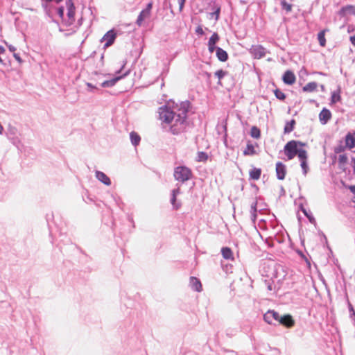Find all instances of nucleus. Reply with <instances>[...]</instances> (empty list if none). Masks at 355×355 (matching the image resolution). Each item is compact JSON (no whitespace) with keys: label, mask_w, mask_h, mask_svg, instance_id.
Returning <instances> with one entry per match:
<instances>
[{"label":"nucleus","mask_w":355,"mask_h":355,"mask_svg":"<svg viewBox=\"0 0 355 355\" xmlns=\"http://www.w3.org/2000/svg\"><path fill=\"white\" fill-rule=\"evenodd\" d=\"M348 158L345 154L340 155L338 157V163L340 164V167H342V165H345L347 162Z\"/></svg>","instance_id":"obj_36"},{"label":"nucleus","mask_w":355,"mask_h":355,"mask_svg":"<svg viewBox=\"0 0 355 355\" xmlns=\"http://www.w3.org/2000/svg\"><path fill=\"white\" fill-rule=\"evenodd\" d=\"M331 112L329 110L324 107L319 114V119L322 124H326L331 118Z\"/></svg>","instance_id":"obj_12"},{"label":"nucleus","mask_w":355,"mask_h":355,"mask_svg":"<svg viewBox=\"0 0 355 355\" xmlns=\"http://www.w3.org/2000/svg\"><path fill=\"white\" fill-rule=\"evenodd\" d=\"M129 73V71H126L123 75L122 76H116L111 80H104L101 83V86L102 87H113L119 80H121L122 78L126 76Z\"/></svg>","instance_id":"obj_10"},{"label":"nucleus","mask_w":355,"mask_h":355,"mask_svg":"<svg viewBox=\"0 0 355 355\" xmlns=\"http://www.w3.org/2000/svg\"><path fill=\"white\" fill-rule=\"evenodd\" d=\"M220 12V8L219 6H218L216 8L215 11L214 12H212L211 15L212 17H215L216 20H218L219 18Z\"/></svg>","instance_id":"obj_39"},{"label":"nucleus","mask_w":355,"mask_h":355,"mask_svg":"<svg viewBox=\"0 0 355 355\" xmlns=\"http://www.w3.org/2000/svg\"><path fill=\"white\" fill-rule=\"evenodd\" d=\"M150 16V13L148 12V11H146L144 10H142L138 17H137V19L136 21V24L139 26H141L143 24V21L146 19H148L149 18Z\"/></svg>","instance_id":"obj_19"},{"label":"nucleus","mask_w":355,"mask_h":355,"mask_svg":"<svg viewBox=\"0 0 355 355\" xmlns=\"http://www.w3.org/2000/svg\"><path fill=\"white\" fill-rule=\"evenodd\" d=\"M206 74H207V76L208 78H209V77H210V76H211V74H210V73H207Z\"/></svg>","instance_id":"obj_54"},{"label":"nucleus","mask_w":355,"mask_h":355,"mask_svg":"<svg viewBox=\"0 0 355 355\" xmlns=\"http://www.w3.org/2000/svg\"><path fill=\"white\" fill-rule=\"evenodd\" d=\"M90 89L96 88V87L93 86L92 84L90 83L89 85Z\"/></svg>","instance_id":"obj_53"},{"label":"nucleus","mask_w":355,"mask_h":355,"mask_svg":"<svg viewBox=\"0 0 355 355\" xmlns=\"http://www.w3.org/2000/svg\"><path fill=\"white\" fill-rule=\"evenodd\" d=\"M216 54L217 58L221 61V62H225L228 59V54L227 53L221 49L220 47H217L216 49Z\"/></svg>","instance_id":"obj_18"},{"label":"nucleus","mask_w":355,"mask_h":355,"mask_svg":"<svg viewBox=\"0 0 355 355\" xmlns=\"http://www.w3.org/2000/svg\"><path fill=\"white\" fill-rule=\"evenodd\" d=\"M180 193V187H178L177 189H174L171 191V203L173 207V209L177 210L178 209L180 206L181 203L176 202V196Z\"/></svg>","instance_id":"obj_14"},{"label":"nucleus","mask_w":355,"mask_h":355,"mask_svg":"<svg viewBox=\"0 0 355 355\" xmlns=\"http://www.w3.org/2000/svg\"><path fill=\"white\" fill-rule=\"evenodd\" d=\"M152 8H153V2H152V1H150V2H149V3L147 4V6H146V8H145V9H144V10H146V11H148V12H150V13Z\"/></svg>","instance_id":"obj_42"},{"label":"nucleus","mask_w":355,"mask_h":355,"mask_svg":"<svg viewBox=\"0 0 355 355\" xmlns=\"http://www.w3.org/2000/svg\"><path fill=\"white\" fill-rule=\"evenodd\" d=\"M343 10L349 14L355 15V6H352V5L347 6L344 7L343 8Z\"/></svg>","instance_id":"obj_37"},{"label":"nucleus","mask_w":355,"mask_h":355,"mask_svg":"<svg viewBox=\"0 0 355 355\" xmlns=\"http://www.w3.org/2000/svg\"><path fill=\"white\" fill-rule=\"evenodd\" d=\"M274 94L277 99L281 101H284L286 98V95L284 92H282L280 89H276L274 91Z\"/></svg>","instance_id":"obj_35"},{"label":"nucleus","mask_w":355,"mask_h":355,"mask_svg":"<svg viewBox=\"0 0 355 355\" xmlns=\"http://www.w3.org/2000/svg\"><path fill=\"white\" fill-rule=\"evenodd\" d=\"M300 209H301L302 211L304 213V214L308 218V219L310 221V223H315V220L314 217L312 216V214L311 213L309 214L307 212L306 209H304L302 205H300Z\"/></svg>","instance_id":"obj_32"},{"label":"nucleus","mask_w":355,"mask_h":355,"mask_svg":"<svg viewBox=\"0 0 355 355\" xmlns=\"http://www.w3.org/2000/svg\"><path fill=\"white\" fill-rule=\"evenodd\" d=\"M190 286L191 288L196 291H200L202 290V284L200 281L195 277H190Z\"/></svg>","instance_id":"obj_17"},{"label":"nucleus","mask_w":355,"mask_h":355,"mask_svg":"<svg viewBox=\"0 0 355 355\" xmlns=\"http://www.w3.org/2000/svg\"><path fill=\"white\" fill-rule=\"evenodd\" d=\"M295 124V121L292 119L291 121L287 122L284 127V133L288 134L291 132L294 129V125Z\"/></svg>","instance_id":"obj_27"},{"label":"nucleus","mask_w":355,"mask_h":355,"mask_svg":"<svg viewBox=\"0 0 355 355\" xmlns=\"http://www.w3.org/2000/svg\"><path fill=\"white\" fill-rule=\"evenodd\" d=\"M173 176L175 180L184 183L192 178V171L187 166H179L175 168Z\"/></svg>","instance_id":"obj_3"},{"label":"nucleus","mask_w":355,"mask_h":355,"mask_svg":"<svg viewBox=\"0 0 355 355\" xmlns=\"http://www.w3.org/2000/svg\"><path fill=\"white\" fill-rule=\"evenodd\" d=\"M58 14L60 18L63 19L64 17V8L63 7H60L58 10Z\"/></svg>","instance_id":"obj_41"},{"label":"nucleus","mask_w":355,"mask_h":355,"mask_svg":"<svg viewBox=\"0 0 355 355\" xmlns=\"http://www.w3.org/2000/svg\"><path fill=\"white\" fill-rule=\"evenodd\" d=\"M345 142L349 149L355 147V132H348L345 136Z\"/></svg>","instance_id":"obj_16"},{"label":"nucleus","mask_w":355,"mask_h":355,"mask_svg":"<svg viewBox=\"0 0 355 355\" xmlns=\"http://www.w3.org/2000/svg\"><path fill=\"white\" fill-rule=\"evenodd\" d=\"M96 178L98 179V180H99L106 186H110L111 184V180L110 178L103 172L96 171Z\"/></svg>","instance_id":"obj_15"},{"label":"nucleus","mask_w":355,"mask_h":355,"mask_svg":"<svg viewBox=\"0 0 355 355\" xmlns=\"http://www.w3.org/2000/svg\"><path fill=\"white\" fill-rule=\"evenodd\" d=\"M350 42H352V44L355 46V35H352L350 37Z\"/></svg>","instance_id":"obj_46"},{"label":"nucleus","mask_w":355,"mask_h":355,"mask_svg":"<svg viewBox=\"0 0 355 355\" xmlns=\"http://www.w3.org/2000/svg\"><path fill=\"white\" fill-rule=\"evenodd\" d=\"M8 47L11 52H12L13 53H15L17 49L14 46L10 44L8 45Z\"/></svg>","instance_id":"obj_45"},{"label":"nucleus","mask_w":355,"mask_h":355,"mask_svg":"<svg viewBox=\"0 0 355 355\" xmlns=\"http://www.w3.org/2000/svg\"><path fill=\"white\" fill-rule=\"evenodd\" d=\"M350 191L355 195V185L349 187Z\"/></svg>","instance_id":"obj_48"},{"label":"nucleus","mask_w":355,"mask_h":355,"mask_svg":"<svg viewBox=\"0 0 355 355\" xmlns=\"http://www.w3.org/2000/svg\"><path fill=\"white\" fill-rule=\"evenodd\" d=\"M116 37V34L114 30H110L107 31L104 36L103 37L101 41H105V47H108L111 46Z\"/></svg>","instance_id":"obj_8"},{"label":"nucleus","mask_w":355,"mask_h":355,"mask_svg":"<svg viewBox=\"0 0 355 355\" xmlns=\"http://www.w3.org/2000/svg\"><path fill=\"white\" fill-rule=\"evenodd\" d=\"M354 162V171H355V158H353Z\"/></svg>","instance_id":"obj_52"},{"label":"nucleus","mask_w":355,"mask_h":355,"mask_svg":"<svg viewBox=\"0 0 355 355\" xmlns=\"http://www.w3.org/2000/svg\"><path fill=\"white\" fill-rule=\"evenodd\" d=\"M283 82L288 85H291L295 83L296 80V77L294 73L291 70H287L285 71L282 76Z\"/></svg>","instance_id":"obj_11"},{"label":"nucleus","mask_w":355,"mask_h":355,"mask_svg":"<svg viewBox=\"0 0 355 355\" xmlns=\"http://www.w3.org/2000/svg\"><path fill=\"white\" fill-rule=\"evenodd\" d=\"M279 313L274 310H268L263 315V320L269 324H276L279 319Z\"/></svg>","instance_id":"obj_6"},{"label":"nucleus","mask_w":355,"mask_h":355,"mask_svg":"<svg viewBox=\"0 0 355 355\" xmlns=\"http://www.w3.org/2000/svg\"><path fill=\"white\" fill-rule=\"evenodd\" d=\"M208 159V155L205 152H198V162H205Z\"/></svg>","instance_id":"obj_34"},{"label":"nucleus","mask_w":355,"mask_h":355,"mask_svg":"<svg viewBox=\"0 0 355 355\" xmlns=\"http://www.w3.org/2000/svg\"><path fill=\"white\" fill-rule=\"evenodd\" d=\"M346 148H348L347 146H346V144L344 145L343 141H339V144L334 147V151L335 153L338 154L344 152Z\"/></svg>","instance_id":"obj_28"},{"label":"nucleus","mask_w":355,"mask_h":355,"mask_svg":"<svg viewBox=\"0 0 355 355\" xmlns=\"http://www.w3.org/2000/svg\"><path fill=\"white\" fill-rule=\"evenodd\" d=\"M67 7V19L64 20L66 25L70 26L75 20V6L71 0L66 2Z\"/></svg>","instance_id":"obj_5"},{"label":"nucleus","mask_w":355,"mask_h":355,"mask_svg":"<svg viewBox=\"0 0 355 355\" xmlns=\"http://www.w3.org/2000/svg\"><path fill=\"white\" fill-rule=\"evenodd\" d=\"M350 318H354L355 320V311H353L352 312H350Z\"/></svg>","instance_id":"obj_49"},{"label":"nucleus","mask_w":355,"mask_h":355,"mask_svg":"<svg viewBox=\"0 0 355 355\" xmlns=\"http://www.w3.org/2000/svg\"><path fill=\"white\" fill-rule=\"evenodd\" d=\"M3 130V126L0 124V134L2 132Z\"/></svg>","instance_id":"obj_51"},{"label":"nucleus","mask_w":355,"mask_h":355,"mask_svg":"<svg viewBox=\"0 0 355 355\" xmlns=\"http://www.w3.org/2000/svg\"><path fill=\"white\" fill-rule=\"evenodd\" d=\"M220 37L217 33H214L208 41V50L210 53H213L217 48L216 43L219 41Z\"/></svg>","instance_id":"obj_9"},{"label":"nucleus","mask_w":355,"mask_h":355,"mask_svg":"<svg viewBox=\"0 0 355 355\" xmlns=\"http://www.w3.org/2000/svg\"><path fill=\"white\" fill-rule=\"evenodd\" d=\"M282 7L284 10H286V12H291L292 10V5L287 3L286 1H283L281 3Z\"/></svg>","instance_id":"obj_38"},{"label":"nucleus","mask_w":355,"mask_h":355,"mask_svg":"<svg viewBox=\"0 0 355 355\" xmlns=\"http://www.w3.org/2000/svg\"><path fill=\"white\" fill-rule=\"evenodd\" d=\"M277 324H282L287 328H291L295 324V321L289 314L279 315Z\"/></svg>","instance_id":"obj_7"},{"label":"nucleus","mask_w":355,"mask_h":355,"mask_svg":"<svg viewBox=\"0 0 355 355\" xmlns=\"http://www.w3.org/2000/svg\"><path fill=\"white\" fill-rule=\"evenodd\" d=\"M250 136L255 139L259 138L261 136L260 130L257 127L253 126L250 130Z\"/></svg>","instance_id":"obj_31"},{"label":"nucleus","mask_w":355,"mask_h":355,"mask_svg":"<svg viewBox=\"0 0 355 355\" xmlns=\"http://www.w3.org/2000/svg\"><path fill=\"white\" fill-rule=\"evenodd\" d=\"M307 158H308V155H307V152H306L305 153L304 158L299 159L300 162H301V167L302 168L303 173H304V175H306V173H308V171H309V166H308V164H307Z\"/></svg>","instance_id":"obj_24"},{"label":"nucleus","mask_w":355,"mask_h":355,"mask_svg":"<svg viewBox=\"0 0 355 355\" xmlns=\"http://www.w3.org/2000/svg\"><path fill=\"white\" fill-rule=\"evenodd\" d=\"M250 53L255 59H261L266 56L267 50L262 45H252L249 49Z\"/></svg>","instance_id":"obj_4"},{"label":"nucleus","mask_w":355,"mask_h":355,"mask_svg":"<svg viewBox=\"0 0 355 355\" xmlns=\"http://www.w3.org/2000/svg\"><path fill=\"white\" fill-rule=\"evenodd\" d=\"M268 289L269 291H272V285H271V284H268Z\"/></svg>","instance_id":"obj_50"},{"label":"nucleus","mask_w":355,"mask_h":355,"mask_svg":"<svg viewBox=\"0 0 355 355\" xmlns=\"http://www.w3.org/2000/svg\"><path fill=\"white\" fill-rule=\"evenodd\" d=\"M318 84L315 82H310L303 87L302 90L304 92H312L316 90Z\"/></svg>","instance_id":"obj_22"},{"label":"nucleus","mask_w":355,"mask_h":355,"mask_svg":"<svg viewBox=\"0 0 355 355\" xmlns=\"http://www.w3.org/2000/svg\"><path fill=\"white\" fill-rule=\"evenodd\" d=\"M257 202H254L251 205L250 218H251V220H252V221L253 223H255V220L257 219Z\"/></svg>","instance_id":"obj_26"},{"label":"nucleus","mask_w":355,"mask_h":355,"mask_svg":"<svg viewBox=\"0 0 355 355\" xmlns=\"http://www.w3.org/2000/svg\"><path fill=\"white\" fill-rule=\"evenodd\" d=\"M257 154L254 146L250 142L248 143L246 148L243 151V155H254Z\"/></svg>","instance_id":"obj_25"},{"label":"nucleus","mask_w":355,"mask_h":355,"mask_svg":"<svg viewBox=\"0 0 355 355\" xmlns=\"http://www.w3.org/2000/svg\"><path fill=\"white\" fill-rule=\"evenodd\" d=\"M324 85H321V89H324Z\"/></svg>","instance_id":"obj_55"},{"label":"nucleus","mask_w":355,"mask_h":355,"mask_svg":"<svg viewBox=\"0 0 355 355\" xmlns=\"http://www.w3.org/2000/svg\"><path fill=\"white\" fill-rule=\"evenodd\" d=\"M130 141H131V144L134 146H138L139 144V143H140V141H141L140 136L137 132H135L134 131L130 132Z\"/></svg>","instance_id":"obj_21"},{"label":"nucleus","mask_w":355,"mask_h":355,"mask_svg":"<svg viewBox=\"0 0 355 355\" xmlns=\"http://www.w3.org/2000/svg\"><path fill=\"white\" fill-rule=\"evenodd\" d=\"M305 146V144L300 141L291 140L288 141L284 146V153L288 159L291 160L296 155L298 156L299 159L304 158L306 150L298 148V146Z\"/></svg>","instance_id":"obj_2"},{"label":"nucleus","mask_w":355,"mask_h":355,"mask_svg":"<svg viewBox=\"0 0 355 355\" xmlns=\"http://www.w3.org/2000/svg\"><path fill=\"white\" fill-rule=\"evenodd\" d=\"M13 56H14V58H15V60H16L19 63H21V62H22V60H21V57L19 56V55L18 53H13Z\"/></svg>","instance_id":"obj_44"},{"label":"nucleus","mask_w":355,"mask_h":355,"mask_svg":"<svg viewBox=\"0 0 355 355\" xmlns=\"http://www.w3.org/2000/svg\"><path fill=\"white\" fill-rule=\"evenodd\" d=\"M325 31H321L318 34V40L321 46H324L326 44V39L324 37Z\"/></svg>","instance_id":"obj_29"},{"label":"nucleus","mask_w":355,"mask_h":355,"mask_svg":"<svg viewBox=\"0 0 355 355\" xmlns=\"http://www.w3.org/2000/svg\"><path fill=\"white\" fill-rule=\"evenodd\" d=\"M339 93H340L339 92H332L331 97V103H330L331 105L335 104L336 103L339 102L340 101L341 97H340V95Z\"/></svg>","instance_id":"obj_30"},{"label":"nucleus","mask_w":355,"mask_h":355,"mask_svg":"<svg viewBox=\"0 0 355 355\" xmlns=\"http://www.w3.org/2000/svg\"><path fill=\"white\" fill-rule=\"evenodd\" d=\"M227 72L223 69L218 70L215 72V76L218 78V84H221V79L223 78L227 75Z\"/></svg>","instance_id":"obj_33"},{"label":"nucleus","mask_w":355,"mask_h":355,"mask_svg":"<svg viewBox=\"0 0 355 355\" xmlns=\"http://www.w3.org/2000/svg\"><path fill=\"white\" fill-rule=\"evenodd\" d=\"M348 307L349 312H352L353 311H354L352 304L349 302H348Z\"/></svg>","instance_id":"obj_47"},{"label":"nucleus","mask_w":355,"mask_h":355,"mask_svg":"<svg viewBox=\"0 0 355 355\" xmlns=\"http://www.w3.org/2000/svg\"><path fill=\"white\" fill-rule=\"evenodd\" d=\"M221 254L225 259L232 260L234 259L233 253L231 248L228 247H223L221 249Z\"/></svg>","instance_id":"obj_20"},{"label":"nucleus","mask_w":355,"mask_h":355,"mask_svg":"<svg viewBox=\"0 0 355 355\" xmlns=\"http://www.w3.org/2000/svg\"><path fill=\"white\" fill-rule=\"evenodd\" d=\"M185 1L186 0H178L180 11L182 10L184 6Z\"/></svg>","instance_id":"obj_43"},{"label":"nucleus","mask_w":355,"mask_h":355,"mask_svg":"<svg viewBox=\"0 0 355 355\" xmlns=\"http://www.w3.org/2000/svg\"><path fill=\"white\" fill-rule=\"evenodd\" d=\"M196 33L198 35H202L204 34V31L200 26H198L196 29Z\"/></svg>","instance_id":"obj_40"},{"label":"nucleus","mask_w":355,"mask_h":355,"mask_svg":"<svg viewBox=\"0 0 355 355\" xmlns=\"http://www.w3.org/2000/svg\"><path fill=\"white\" fill-rule=\"evenodd\" d=\"M189 105V101H184L173 109L167 106L159 108V119L166 123L171 124L170 130L173 135H178L184 131Z\"/></svg>","instance_id":"obj_1"},{"label":"nucleus","mask_w":355,"mask_h":355,"mask_svg":"<svg viewBox=\"0 0 355 355\" xmlns=\"http://www.w3.org/2000/svg\"><path fill=\"white\" fill-rule=\"evenodd\" d=\"M261 170L257 168H253L250 171V178L252 180H257L260 178Z\"/></svg>","instance_id":"obj_23"},{"label":"nucleus","mask_w":355,"mask_h":355,"mask_svg":"<svg viewBox=\"0 0 355 355\" xmlns=\"http://www.w3.org/2000/svg\"><path fill=\"white\" fill-rule=\"evenodd\" d=\"M276 173L277 178L279 180H284L286 173V166L282 162H279L276 164Z\"/></svg>","instance_id":"obj_13"}]
</instances>
